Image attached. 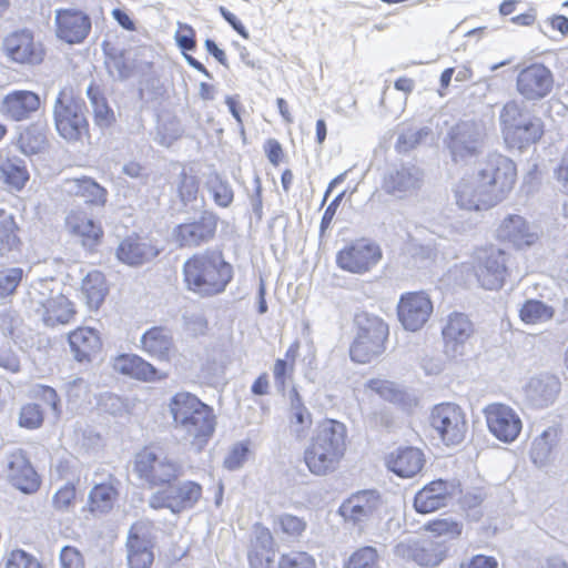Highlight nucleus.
I'll use <instances>...</instances> for the list:
<instances>
[{"mask_svg":"<svg viewBox=\"0 0 568 568\" xmlns=\"http://www.w3.org/2000/svg\"><path fill=\"white\" fill-rule=\"evenodd\" d=\"M184 283L189 291L201 296H213L225 291L233 278V266L217 250L196 253L183 264Z\"/></svg>","mask_w":568,"mask_h":568,"instance_id":"1","label":"nucleus"},{"mask_svg":"<svg viewBox=\"0 0 568 568\" xmlns=\"http://www.w3.org/2000/svg\"><path fill=\"white\" fill-rule=\"evenodd\" d=\"M169 406L175 429L185 440L202 449L215 429L213 409L186 392L176 393Z\"/></svg>","mask_w":568,"mask_h":568,"instance_id":"2","label":"nucleus"},{"mask_svg":"<svg viewBox=\"0 0 568 568\" xmlns=\"http://www.w3.org/2000/svg\"><path fill=\"white\" fill-rule=\"evenodd\" d=\"M499 120L504 140L511 149H526L537 143L544 134L542 120L515 100L504 105Z\"/></svg>","mask_w":568,"mask_h":568,"instance_id":"3","label":"nucleus"},{"mask_svg":"<svg viewBox=\"0 0 568 568\" xmlns=\"http://www.w3.org/2000/svg\"><path fill=\"white\" fill-rule=\"evenodd\" d=\"M476 178L483 187L486 203L497 205L513 190L517 170L516 164L500 153H489L478 163Z\"/></svg>","mask_w":568,"mask_h":568,"instance_id":"4","label":"nucleus"},{"mask_svg":"<svg viewBox=\"0 0 568 568\" xmlns=\"http://www.w3.org/2000/svg\"><path fill=\"white\" fill-rule=\"evenodd\" d=\"M55 130L68 142L81 141L89 134L85 102L71 87L62 88L53 104Z\"/></svg>","mask_w":568,"mask_h":568,"instance_id":"5","label":"nucleus"},{"mask_svg":"<svg viewBox=\"0 0 568 568\" xmlns=\"http://www.w3.org/2000/svg\"><path fill=\"white\" fill-rule=\"evenodd\" d=\"M485 140L486 131L480 122L460 120L448 129L443 142L452 161L465 166L484 153Z\"/></svg>","mask_w":568,"mask_h":568,"instance_id":"6","label":"nucleus"},{"mask_svg":"<svg viewBox=\"0 0 568 568\" xmlns=\"http://www.w3.org/2000/svg\"><path fill=\"white\" fill-rule=\"evenodd\" d=\"M134 471L149 487H164L184 475L182 463L162 450L145 448L138 453Z\"/></svg>","mask_w":568,"mask_h":568,"instance_id":"7","label":"nucleus"},{"mask_svg":"<svg viewBox=\"0 0 568 568\" xmlns=\"http://www.w3.org/2000/svg\"><path fill=\"white\" fill-rule=\"evenodd\" d=\"M358 333L351 345L352 361L361 364L369 363L385 351L388 326L378 316L363 313L356 316Z\"/></svg>","mask_w":568,"mask_h":568,"instance_id":"8","label":"nucleus"},{"mask_svg":"<svg viewBox=\"0 0 568 568\" xmlns=\"http://www.w3.org/2000/svg\"><path fill=\"white\" fill-rule=\"evenodd\" d=\"M202 497V486L192 480L172 481L152 493L148 505L154 510L169 509L180 515L194 508Z\"/></svg>","mask_w":568,"mask_h":568,"instance_id":"9","label":"nucleus"},{"mask_svg":"<svg viewBox=\"0 0 568 568\" xmlns=\"http://www.w3.org/2000/svg\"><path fill=\"white\" fill-rule=\"evenodd\" d=\"M48 283L41 281L39 287L29 291L30 307L40 316L45 326L67 324L74 315L72 303L62 294L48 296Z\"/></svg>","mask_w":568,"mask_h":568,"instance_id":"10","label":"nucleus"},{"mask_svg":"<svg viewBox=\"0 0 568 568\" xmlns=\"http://www.w3.org/2000/svg\"><path fill=\"white\" fill-rule=\"evenodd\" d=\"M429 423L446 445L460 444L468 428L464 410L454 403L436 405L430 412Z\"/></svg>","mask_w":568,"mask_h":568,"instance_id":"11","label":"nucleus"},{"mask_svg":"<svg viewBox=\"0 0 568 568\" xmlns=\"http://www.w3.org/2000/svg\"><path fill=\"white\" fill-rule=\"evenodd\" d=\"M217 223L219 216L214 212L203 210L199 219L174 227V241L181 248H196L209 244L215 237Z\"/></svg>","mask_w":568,"mask_h":568,"instance_id":"12","label":"nucleus"},{"mask_svg":"<svg viewBox=\"0 0 568 568\" xmlns=\"http://www.w3.org/2000/svg\"><path fill=\"white\" fill-rule=\"evenodd\" d=\"M508 254L497 247L480 250L474 266L476 277L485 290H499L503 287L508 274Z\"/></svg>","mask_w":568,"mask_h":568,"instance_id":"13","label":"nucleus"},{"mask_svg":"<svg viewBox=\"0 0 568 568\" xmlns=\"http://www.w3.org/2000/svg\"><path fill=\"white\" fill-rule=\"evenodd\" d=\"M462 494L458 480L436 479L424 486L414 498L417 513L428 514L448 506Z\"/></svg>","mask_w":568,"mask_h":568,"instance_id":"14","label":"nucleus"},{"mask_svg":"<svg viewBox=\"0 0 568 568\" xmlns=\"http://www.w3.org/2000/svg\"><path fill=\"white\" fill-rule=\"evenodd\" d=\"M552 87V72L542 63H532L517 74V91L527 101H539L546 98Z\"/></svg>","mask_w":568,"mask_h":568,"instance_id":"15","label":"nucleus"},{"mask_svg":"<svg viewBox=\"0 0 568 568\" xmlns=\"http://www.w3.org/2000/svg\"><path fill=\"white\" fill-rule=\"evenodd\" d=\"M433 303L424 292H409L400 296L397 304V316L406 331L416 332L429 320Z\"/></svg>","mask_w":568,"mask_h":568,"instance_id":"16","label":"nucleus"},{"mask_svg":"<svg viewBox=\"0 0 568 568\" xmlns=\"http://www.w3.org/2000/svg\"><path fill=\"white\" fill-rule=\"evenodd\" d=\"M484 412L488 429L498 440L509 444L517 439L523 422L510 406L495 403L488 405Z\"/></svg>","mask_w":568,"mask_h":568,"instance_id":"17","label":"nucleus"},{"mask_svg":"<svg viewBox=\"0 0 568 568\" xmlns=\"http://www.w3.org/2000/svg\"><path fill=\"white\" fill-rule=\"evenodd\" d=\"M382 258L381 247L366 241H357L343 248L336 256L337 265L351 273L368 272Z\"/></svg>","mask_w":568,"mask_h":568,"instance_id":"18","label":"nucleus"},{"mask_svg":"<svg viewBox=\"0 0 568 568\" xmlns=\"http://www.w3.org/2000/svg\"><path fill=\"white\" fill-rule=\"evenodd\" d=\"M57 37L69 43H82L89 36L92 22L91 18L78 9H57L54 16Z\"/></svg>","mask_w":568,"mask_h":568,"instance_id":"19","label":"nucleus"},{"mask_svg":"<svg viewBox=\"0 0 568 568\" xmlns=\"http://www.w3.org/2000/svg\"><path fill=\"white\" fill-rule=\"evenodd\" d=\"M3 50L10 60L21 64H39L44 55L41 43L34 41L29 30L14 31L7 36Z\"/></svg>","mask_w":568,"mask_h":568,"instance_id":"20","label":"nucleus"},{"mask_svg":"<svg viewBox=\"0 0 568 568\" xmlns=\"http://www.w3.org/2000/svg\"><path fill=\"white\" fill-rule=\"evenodd\" d=\"M496 234L499 241L509 243L518 250L530 247L539 240L537 227L518 214L505 216Z\"/></svg>","mask_w":568,"mask_h":568,"instance_id":"21","label":"nucleus"},{"mask_svg":"<svg viewBox=\"0 0 568 568\" xmlns=\"http://www.w3.org/2000/svg\"><path fill=\"white\" fill-rule=\"evenodd\" d=\"M381 495L376 490H362L353 494L342 503L338 514L354 525H358L374 517L382 507Z\"/></svg>","mask_w":568,"mask_h":568,"instance_id":"22","label":"nucleus"},{"mask_svg":"<svg viewBox=\"0 0 568 568\" xmlns=\"http://www.w3.org/2000/svg\"><path fill=\"white\" fill-rule=\"evenodd\" d=\"M8 480L24 494L36 493L40 487V478L21 449H17L6 458Z\"/></svg>","mask_w":568,"mask_h":568,"instance_id":"23","label":"nucleus"},{"mask_svg":"<svg viewBox=\"0 0 568 568\" xmlns=\"http://www.w3.org/2000/svg\"><path fill=\"white\" fill-rule=\"evenodd\" d=\"M423 172L413 164L390 168L384 175L383 189L386 193L403 197L420 187Z\"/></svg>","mask_w":568,"mask_h":568,"instance_id":"24","label":"nucleus"},{"mask_svg":"<svg viewBox=\"0 0 568 568\" xmlns=\"http://www.w3.org/2000/svg\"><path fill=\"white\" fill-rule=\"evenodd\" d=\"M310 445L342 458L346 449L345 425L334 419L322 422L317 426Z\"/></svg>","mask_w":568,"mask_h":568,"instance_id":"25","label":"nucleus"},{"mask_svg":"<svg viewBox=\"0 0 568 568\" xmlns=\"http://www.w3.org/2000/svg\"><path fill=\"white\" fill-rule=\"evenodd\" d=\"M445 351L453 356L462 354L465 343L474 334V325L467 315L453 313L442 329Z\"/></svg>","mask_w":568,"mask_h":568,"instance_id":"26","label":"nucleus"},{"mask_svg":"<svg viewBox=\"0 0 568 568\" xmlns=\"http://www.w3.org/2000/svg\"><path fill=\"white\" fill-rule=\"evenodd\" d=\"M560 392V382L554 375L531 377L525 386L526 402L534 408H546L554 404Z\"/></svg>","mask_w":568,"mask_h":568,"instance_id":"27","label":"nucleus"},{"mask_svg":"<svg viewBox=\"0 0 568 568\" xmlns=\"http://www.w3.org/2000/svg\"><path fill=\"white\" fill-rule=\"evenodd\" d=\"M425 458L416 447H399L386 458L387 468L403 478H412L424 467Z\"/></svg>","mask_w":568,"mask_h":568,"instance_id":"28","label":"nucleus"},{"mask_svg":"<svg viewBox=\"0 0 568 568\" xmlns=\"http://www.w3.org/2000/svg\"><path fill=\"white\" fill-rule=\"evenodd\" d=\"M120 481L112 474L105 480L95 483L88 496L89 510L94 515L109 514L119 497Z\"/></svg>","mask_w":568,"mask_h":568,"instance_id":"29","label":"nucleus"},{"mask_svg":"<svg viewBox=\"0 0 568 568\" xmlns=\"http://www.w3.org/2000/svg\"><path fill=\"white\" fill-rule=\"evenodd\" d=\"M159 251L146 240L139 236L124 239L116 248V257L130 266H139L158 256Z\"/></svg>","mask_w":568,"mask_h":568,"instance_id":"30","label":"nucleus"},{"mask_svg":"<svg viewBox=\"0 0 568 568\" xmlns=\"http://www.w3.org/2000/svg\"><path fill=\"white\" fill-rule=\"evenodd\" d=\"M274 540L271 531L260 525L253 530L251 545L247 554L252 568H268L274 557Z\"/></svg>","mask_w":568,"mask_h":568,"instance_id":"31","label":"nucleus"},{"mask_svg":"<svg viewBox=\"0 0 568 568\" xmlns=\"http://www.w3.org/2000/svg\"><path fill=\"white\" fill-rule=\"evenodd\" d=\"M141 527L133 525L129 531L128 565L130 568H150L154 560L151 540L141 535Z\"/></svg>","mask_w":568,"mask_h":568,"instance_id":"32","label":"nucleus"},{"mask_svg":"<svg viewBox=\"0 0 568 568\" xmlns=\"http://www.w3.org/2000/svg\"><path fill=\"white\" fill-rule=\"evenodd\" d=\"M113 366L119 373L143 382H155L165 377L160 375L152 364L135 354L119 355Z\"/></svg>","mask_w":568,"mask_h":568,"instance_id":"33","label":"nucleus"},{"mask_svg":"<svg viewBox=\"0 0 568 568\" xmlns=\"http://www.w3.org/2000/svg\"><path fill=\"white\" fill-rule=\"evenodd\" d=\"M312 414L305 406L297 389L293 387L290 392L288 429L290 434L297 440L308 436L312 427Z\"/></svg>","mask_w":568,"mask_h":568,"instance_id":"34","label":"nucleus"},{"mask_svg":"<svg viewBox=\"0 0 568 568\" xmlns=\"http://www.w3.org/2000/svg\"><path fill=\"white\" fill-rule=\"evenodd\" d=\"M40 103L39 95L32 91H13L3 99L2 109L12 120L21 121L38 111Z\"/></svg>","mask_w":568,"mask_h":568,"instance_id":"35","label":"nucleus"},{"mask_svg":"<svg viewBox=\"0 0 568 568\" xmlns=\"http://www.w3.org/2000/svg\"><path fill=\"white\" fill-rule=\"evenodd\" d=\"M63 187L69 195L81 197L87 204L103 206L106 203L108 191L91 178L67 180Z\"/></svg>","mask_w":568,"mask_h":568,"instance_id":"36","label":"nucleus"},{"mask_svg":"<svg viewBox=\"0 0 568 568\" xmlns=\"http://www.w3.org/2000/svg\"><path fill=\"white\" fill-rule=\"evenodd\" d=\"M68 341L71 353L78 362H90L101 347L98 332L89 327H80L71 332Z\"/></svg>","mask_w":568,"mask_h":568,"instance_id":"37","label":"nucleus"},{"mask_svg":"<svg viewBox=\"0 0 568 568\" xmlns=\"http://www.w3.org/2000/svg\"><path fill=\"white\" fill-rule=\"evenodd\" d=\"M142 349L151 357L168 362L173 348V337L168 328L154 326L148 329L140 339Z\"/></svg>","mask_w":568,"mask_h":568,"instance_id":"38","label":"nucleus"},{"mask_svg":"<svg viewBox=\"0 0 568 568\" xmlns=\"http://www.w3.org/2000/svg\"><path fill=\"white\" fill-rule=\"evenodd\" d=\"M456 203L460 209L468 211L487 210L495 206L494 204L486 203L483 195V187L477 180H460L454 190Z\"/></svg>","mask_w":568,"mask_h":568,"instance_id":"39","label":"nucleus"},{"mask_svg":"<svg viewBox=\"0 0 568 568\" xmlns=\"http://www.w3.org/2000/svg\"><path fill=\"white\" fill-rule=\"evenodd\" d=\"M342 458L310 445L304 452V460L308 470L316 476L333 473Z\"/></svg>","mask_w":568,"mask_h":568,"instance_id":"40","label":"nucleus"},{"mask_svg":"<svg viewBox=\"0 0 568 568\" xmlns=\"http://www.w3.org/2000/svg\"><path fill=\"white\" fill-rule=\"evenodd\" d=\"M104 275L99 271H92L82 281L81 293L91 310H98L106 295Z\"/></svg>","mask_w":568,"mask_h":568,"instance_id":"41","label":"nucleus"},{"mask_svg":"<svg viewBox=\"0 0 568 568\" xmlns=\"http://www.w3.org/2000/svg\"><path fill=\"white\" fill-rule=\"evenodd\" d=\"M555 316V308L539 300H527L519 308V317L525 324H542Z\"/></svg>","mask_w":568,"mask_h":568,"instance_id":"42","label":"nucleus"},{"mask_svg":"<svg viewBox=\"0 0 568 568\" xmlns=\"http://www.w3.org/2000/svg\"><path fill=\"white\" fill-rule=\"evenodd\" d=\"M0 171L4 182L18 191L21 190L29 180L26 162L18 156L6 159L0 165Z\"/></svg>","mask_w":568,"mask_h":568,"instance_id":"43","label":"nucleus"},{"mask_svg":"<svg viewBox=\"0 0 568 568\" xmlns=\"http://www.w3.org/2000/svg\"><path fill=\"white\" fill-rule=\"evenodd\" d=\"M433 133L432 129L428 126H414L407 125L403 126L398 131L397 141L395 143V149L399 153H407L422 143Z\"/></svg>","mask_w":568,"mask_h":568,"instance_id":"44","label":"nucleus"},{"mask_svg":"<svg viewBox=\"0 0 568 568\" xmlns=\"http://www.w3.org/2000/svg\"><path fill=\"white\" fill-rule=\"evenodd\" d=\"M87 95L93 108L94 122L100 128H109L114 122V113L109 106L105 98L100 93L99 88L90 84Z\"/></svg>","mask_w":568,"mask_h":568,"instance_id":"45","label":"nucleus"},{"mask_svg":"<svg viewBox=\"0 0 568 568\" xmlns=\"http://www.w3.org/2000/svg\"><path fill=\"white\" fill-rule=\"evenodd\" d=\"M556 439V430L548 428L532 442L530 458L538 467L545 466L551 457Z\"/></svg>","mask_w":568,"mask_h":568,"instance_id":"46","label":"nucleus"},{"mask_svg":"<svg viewBox=\"0 0 568 568\" xmlns=\"http://www.w3.org/2000/svg\"><path fill=\"white\" fill-rule=\"evenodd\" d=\"M178 196L184 207L196 201L199 193V180L182 168L173 180Z\"/></svg>","mask_w":568,"mask_h":568,"instance_id":"47","label":"nucleus"},{"mask_svg":"<svg viewBox=\"0 0 568 568\" xmlns=\"http://www.w3.org/2000/svg\"><path fill=\"white\" fill-rule=\"evenodd\" d=\"M71 229L74 234L82 239V244L92 250L101 240L103 231L93 220L87 217L75 219L71 222Z\"/></svg>","mask_w":568,"mask_h":568,"instance_id":"48","label":"nucleus"},{"mask_svg":"<svg viewBox=\"0 0 568 568\" xmlns=\"http://www.w3.org/2000/svg\"><path fill=\"white\" fill-rule=\"evenodd\" d=\"M207 191L214 203L220 207H229L234 200V191L230 182L220 174H211L206 181Z\"/></svg>","mask_w":568,"mask_h":568,"instance_id":"49","label":"nucleus"},{"mask_svg":"<svg viewBox=\"0 0 568 568\" xmlns=\"http://www.w3.org/2000/svg\"><path fill=\"white\" fill-rule=\"evenodd\" d=\"M18 226L11 214L0 211V253L4 255L18 247L20 240L17 235Z\"/></svg>","mask_w":568,"mask_h":568,"instance_id":"50","label":"nucleus"},{"mask_svg":"<svg viewBox=\"0 0 568 568\" xmlns=\"http://www.w3.org/2000/svg\"><path fill=\"white\" fill-rule=\"evenodd\" d=\"M412 557L420 566L434 567L443 561L444 552L435 542L425 540L414 545Z\"/></svg>","mask_w":568,"mask_h":568,"instance_id":"51","label":"nucleus"},{"mask_svg":"<svg viewBox=\"0 0 568 568\" xmlns=\"http://www.w3.org/2000/svg\"><path fill=\"white\" fill-rule=\"evenodd\" d=\"M379 554L373 546H363L345 561L343 568H378Z\"/></svg>","mask_w":568,"mask_h":568,"instance_id":"52","label":"nucleus"},{"mask_svg":"<svg viewBox=\"0 0 568 568\" xmlns=\"http://www.w3.org/2000/svg\"><path fill=\"white\" fill-rule=\"evenodd\" d=\"M184 133L183 128L176 119H171L163 122L158 128L155 141L163 146H171L172 143L179 140Z\"/></svg>","mask_w":568,"mask_h":568,"instance_id":"53","label":"nucleus"},{"mask_svg":"<svg viewBox=\"0 0 568 568\" xmlns=\"http://www.w3.org/2000/svg\"><path fill=\"white\" fill-rule=\"evenodd\" d=\"M105 64L110 74L119 80H125L132 73L123 51L108 53Z\"/></svg>","mask_w":568,"mask_h":568,"instance_id":"54","label":"nucleus"},{"mask_svg":"<svg viewBox=\"0 0 568 568\" xmlns=\"http://www.w3.org/2000/svg\"><path fill=\"white\" fill-rule=\"evenodd\" d=\"M23 277L21 267H10L0 271V297L4 298L12 295Z\"/></svg>","mask_w":568,"mask_h":568,"instance_id":"55","label":"nucleus"},{"mask_svg":"<svg viewBox=\"0 0 568 568\" xmlns=\"http://www.w3.org/2000/svg\"><path fill=\"white\" fill-rule=\"evenodd\" d=\"M43 424V412L34 403L21 407L19 414V425L28 429H37Z\"/></svg>","mask_w":568,"mask_h":568,"instance_id":"56","label":"nucleus"},{"mask_svg":"<svg viewBox=\"0 0 568 568\" xmlns=\"http://www.w3.org/2000/svg\"><path fill=\"white\" fill-rule=\"evenodd\" d=\"M6 568H43V566L32 555L22 549H16L10 552Z\"/></svg>","mask_w":568,"mask_h":568,"instance_id":"57","label":"nucleus"},{"mask_svg":"<svg viewBox=\"0 0 568 568\" xmlns=\"http://www.w3.org/2000/svg\"><path fill=\"white\" fill-rule=\"evenodd\" d=\"M315 560L306 552H291L283 555L278 568H315Z\"/></svg>","mask_w":568,"mask_h":568,"instance_id":"58","label":"nucleus"},{"mask_svg":"<svg viewBox=\"0 0 568 568\" xmlns=\"http://www.w3.org/2000/svg\"><path fill=\"white\" fill-rule=\"evenodd\" d=\"M282 531L291 537L301 536L306 529V521L291 514H283L278 517Z\"/></svg>","mask_w":568,"mask_h":568,"instance_id":"59","label":"nucleus"},{"mask_svg":"<svg viewBox=\"0 0 568 568\" xmlns=\"http://www.w3.org/2000/svg\"><path fill=\"white\" fill-rule=\"evenodd\" d=\"M248 447L244 443L235 444L224 459V467L229 470L239 469L246 460Z\"/></svg>","mask_w":568,"mask_h":568,"instance_id":"60","label":"nucleus"},{"mask_svg":"<svg viewBox=\"0 0 568 568\" xmlns=\"http://www.w3.org/2000/svg\"><path fill=\"white\" fill-rule=\"evenodd\" d=\"M175 41L179 48L185 51H192L196 47L195 31L194 29L185 23H179V30L175 32Z\"/></svg>","mask_w":568,"mask_h":568,"instance_id":"61","label":"nucleus"},{"mask_svg":"<svg viewBox=\"0 0 568 568\" xmlns=\"http://www.w3.org/2000/svg\"><path fill=\"white\" fill-rule=\"evenodd\" d=\"M60 564L61 568H84L81 552L72 546H64L61 549Z\"/></svg>","mask_w":568,"mask_h":568,"instance_id":"62","label":"nucleus"},{"mask_svg":"<svg viewBox=\"0 0 568 568\" xmlns=\"http://www.w3.org/2000/svg\"><path fill=\"white\" fill-rule=\"evenodd\" d=\"M429 530L438 536L454 538L462 534V525L453 520H437L429 524Z\"/></svg>","mask_w":568,"mask_h":568,"instance_id":"63","label":"nucleus"},{"mask_svg":"<svg viewBox=\"0 0 568 568\" xmlns=\"http://www.w3.org/2000/svg\"><path fill=\"white\" fill-rule=\"evenodd\" d=\"M75 498V487L72 484H65L53 496V506L58 510L68 509Z\"/></svg>","mask_w":568,"mask_h":568,"instance_id":"64","label":"nucleus"}]
</instances>
